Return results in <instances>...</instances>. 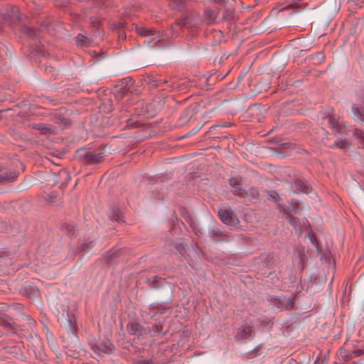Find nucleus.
<instances>
[{"mask_svg": "<svg viewBox=\"0 0 364 364\" xmlns=\"http://www.w3.org/2000/svg\"><path fill=\"white\" fill-rule=\"evenodd\" d=\"M327 116L321 117V123L323 125H328L332 129L338 132L342 133L345 127H342L341 122H339L338 117L331 108L327 109Z\"/></svg>", "mask_w": 364, "mask_h": 364, "instance_id": "1", "label": "nucleus"}, {"mask_svg": "<svg viewBox=\"0 0 364 364\" xmlns=\"http://www.w3.org/2000/svg\"><path fill=\"white\" fill-rule=\"evenodd\" d=\"M252 328L248 325H242L237 330L235 338L238 342H244L252 338Z\"/></svg>", "mask_w": 364, "mask_h": 364, "instance_id": "2", "label": "nucleus"}, {"mask_svg": "<svg viewBox=\"0 0 364 364\" xmlns=\"http://www.w3.org/2000/svg\"><path fill=\"white\" fill-rule=\"evenodd\" d=\"M218 215L226 225H232L235 222L234 213L229 206H221L218 210Z\"/></svg>", "mask_w": 364, "mask_h": 364, "instance_id": "3", "label": "nucleus"}, {"mask_svg": "<svg viewBox=\"0 0 364 364\" xmlns=\"http://www.w3.org/2000/svg\"><path fill=\"white\" fill-rule=\"evenodd\" d=\"M65 112L66 110L65 108H60L53 114V117L55 122L63 127H65L70 124L69 119L65 116Z\"/></svg>", "mask_w": 364, "mask_h": 364, "instance_id": "4", "label": "nucleus"}, {"mask_svg": "<svg viewBox=\"0 0 364 364\" xmlns=\"http://www.w3.org/2000/svg\"><path fill=\"white\" fill-rule=\"evenodd\" d=\"M127 329L130 335L141 336L144 334V330L140 324L135 321L129 322L127 326Z\"/></svg>", "mask_w": 364, "mask_h": 364, "instance_id": "5", "label": "nucleus"}, {"mask_svg": "<svg viewBox=\"0 0 364 364\" xmlns=\"http://www.w3.org/2000/svg\"><path fill=\"white\" fill-rule=\"evenodd\" d=\"M276 305L280 309H293L294 302L291 299H287L284 296H279L275 299Z\"/></svg>", "mask_w": 364, "mask_h": 364, "instance_id": "6", "label": "nucleus"}, {"mask_svg": "<svg viewBox=\"0 0 364 364\" xmlns=\"http://www.w3.org/2000/svg\"><path fill=\"white\" fill-rule=\"evenodd\" d=\"M33 127L41 131L43 134H55L57 132L55 127L44 123L35 124Z\"/></svg>", "mask_w": 364, "mask_h": 364, "instance_id": "7", "label": "nucleus"}, {"mask_svg": "<svg viewBox=\"0 0 364 364\" xmlns=\"http://www.w3.org/2000/svg\"><path fill=\"white\" fill-rule=\"evenodd\" d=\"M96 350L106 354L112 353L114 350L113 345L109 341H105L99 343L95 346Z\"/></svg>", "mask_w": 364, "mask_h": 364, "instance_id": "8", "label": "nucleus"}, {"mask_svg": "<svg viewBox=\"0 0 364 364\" xmlns=\"http://www.w3.org/2000/svg\"><path fill=\"white\" fill-rule=\"evenodd\" d=\"M10 14H4V19L6 21L9 22L11 24H14L19 21L20 18L18 14V9L16 7H13Z\"/></svg>", "mask_w": 364, "mask_h": 364, "instance_id": "9", "label": "nucleus"}, {"mask_svg": "<svg viewBox=\"0 0 364 364\" xmlns=\"http://www.w3.org/2000/svg\"><path fill=\"white\" fill-rule=\"evenodd\" d=\"M103 156L100 153L90 151L86 153L85 159L89 163L97 164L102 161Z\"/></svg>", "mask_w": 364, "mask_h": 364, "instance_id": "10", "label": "nucleus"}, {"mask_svg": "<svg viewBox=\"0 0 364 364\" xmlns=\"http://www.w3.org/2000/svg\"><path fill=\"white\" fill-rule=\"evenodd\" d=\"M352 111L353 112L355 119L357 121L364 122V108L357 105L352 107Z\"/></svg>", "mask_w": 364, "mask_h": 364, "instance_id": "11", "label": "nucleus"}, {"mask_svg": "<svg viewBox=\"0 0 364 364\" xmlns=\"http://www.w3.org/2000/svg\"><path fill=\"white\" fill-rule=\"evenodd\" d=\"M291 188L295 191L308 192V186L299 181H294L291 184Z\"/></svg>", "mask_w": 364, "mask_h": 364, "instance_id": "12", "label": "nucleus"}, {"mask_svg": "<svg viewBox=\"0 0 364 364\" xmlns=\"http://www.w3.org/2000/svg\"><path fill=\"white\" fill-rule=\"evenodd\" d=\"M204 14L208 23H213L216 19L218 15L215 11L210 9H205Z\"/></svg>", "mask_w": 364, "mask_h": 364, "instance_id": "13", "label": "nucleus"}, {"mask_svg": "<svg viewBox=\"0 0 364 364\" xmlns=\"http://www.w3.org/2000/svg\"><path fill=\"white\" fill-rule=\"evenodd\" d=\"M14 321L11 318H9L5 316H2L0 317V325L4 327L6 329H10L12 328Z\"/></svg>", "mask_w": 364, "mask_h": 364, "instance_id": "14", "label": "nucleus"}, {"mask_svg": "<svg viewBox=\"0 0 364 364\" xmlns=\"http://www.w3.org/2000/svg\"><path fill=\"white\" fill-rule=\"evenodd\" d=\"M137 33L141 35V36H155L156 33H155V31H154L153 30L149 28H146V27H140V28H137Z\"/></svg>", "mask_w": 364, "mask_h": 364, "instance_id": "15", "label": "nucleus"}, {"mask_svg": "<svg viewBox=\"0 0 364 364\" xmlns=\"http://www.w3.org/2000/svg\"><path fill=\"white\" fill-rule=\"evenodd\" d=\"M16 174L15 173H10L9 174L7 172L3 171L1 169H0V182L4 180L12 181L16 178Z\"/></svg>", "mask_w": 364, "mask_h": 364, "instance_id": "16", "label": "nucleus"}, {"mask_svg": "<svg viewBox=\"0 0 364 364\" xmlns=\"http://www.w3.org/2000/svg\"><path fill=\"white\" fill-rule=\"evenodd\" d=\"M171 6L174 9H183L184 7V0H171Z\"/></svg>", "mask_w": 364, "mask_h": 364, "instance_id": "17", "label": "nucleus"}, {"mask_svg": "<svg viewBox=\"0 0 364 364\" xmlns=\"http://www.w3.org/2000/svg\"><path fill=\"white\" fill-rule=\"evenodd\" d=\"M233 193L240 198H245L248 196V193L240 187H235Z\"/></svg>", "mask_w": 364, "mask_h": 364, "instance_id": "18", "label": "nucleus"}, {"mask_svg": "<svg viewBox=\"0 0 364 364\" xmlns=\"http://www.w3.org/2000/svg\"><path fill=\"white\" fill-rule=\"evenodd\" d=\"M348 142L346 140L338 139L337 140H336L332 147H336L342 149L346 146Z\"/></svg>", "mask_w": 364, "mask_h": 364, "instance_id": "19", "label": "nucleus"}, {"mask_svg": "<svg viewBox=\"0 0 364 364\" xmlns=\"http://www.w3.org/2000/svg\"><path fill=\"white\" fill-rule=\"evenodd\" d=\"M109 218L112 220L119 222L121 220V213L118 210H113L112 213L109 215Z\"/></svg>", "mask_w": 364, "mask_h": 364, "instance_id": "20", "label": "nucleus"}, {"mask_svg": "<svg viewBox=\"0 0 364 364\" xmlns=\"http://www.w3.org/2000/svg\"><path fill=\"white\" fill-rule=\"evenodd\" d=\"M289 223L295 228L296 230L299 229V220L298 218L291 215L288 216Z\"/></svg>", "mask_w": 364, "mask_h": 364, "instance_id": "21", "label": "nucleus"}, {"mask_svg": "<svg viewBox=\"0 0 364 364\" xmlns=\"http://www.w3.org/2000/svg\"><path fill=\"white\" fill-rule=\"evenodd\" d=\"M353 136L359 139L362 143V145H364V133L360 129H355L353 132Z\"/></svg>", "mask_w": 364, "mask_h": 364, "instance_id": "22", "label": "nucleus"}, {"mask_svg": "<svg viewBox=\"0 0 364 364\" xmlns=\"http://www.w3.org/2000/svg\"><path fill=\"white\" fill-rule=\"evenodd\" d=\"M87 38L82 34H78L76 37V41L78 45H85L87 43Z\"/></svg>", "mask_w": 364, "mask_h": 364, "instance_id": "23", "label": "nucleus"}, {"mask_svg": "<svg viewBox=\"0 0 364 364\" xmlns=\"http://www.w3.org/2000/svg\"><path fill=\"white\" fill-rule=\"evenodd\" d=\"M229 183L235 189V187H238L239 180L236 178H231L229 180Z\"/></svg>", "mask_w": 364, "mask_h": 364, "instance_id": "24", "label": "nucleus"}, {"mask_svg": "<svg viewBox=\"0 0 364 364\" xmlns=\"http://www.w3.org/2000/svg\"><path fill=\"white\" fill-rule=\"evenodd\" d=\"M258 196H259L258 192L255 189H252L250 193H248V196L247 197H251V198H252V199H256L258 198Z\"/></svg>", "mask_w": 364, "mask_h": 364, "instance_id": "25", "label": "nucleus"}, {"mask_svg": "<svg viewBox=\"0 0 364 364\" xmlns=\"http://www.w3.org/2000/svg\"><path fill=\"white\" fill-rule=\"evenodd\" d=\"M269 196L274 201H277L279 198L278 193L276 191H270Z\"/></svg>", "mask_w": 364, "mask_h": 364, "instance_id": "26", "label": "nucleus"}, {"mask_svg": "<svg viewBox=\"0 0 364 364\" xmlns=\"http://www.w3.org/2000/svg\"><path fill=\"white\" fill-rule=\"evenodd\" d=\"M152 330L153 331H154L155 333H160L162 330V326L161 324H156L154 326H152Z\"/></svg>", "mask_w": 364, "mask_h": 364, "instance_id": "27", "label": "nucleus"}, {"mask_svg": "<svg viewBox=\"0 0 364 364\" xmlns=\"http://www.w3.org/2000/svg\"><path fill=\"white\" fill-rule=\"evenodd\" d=\"M316 57L318 59V63H321V62L323 61V60H324V55L322 53H318L316 55Z\"/></svg>", "mask_w": 364, "mask_h": 364, "instance_id": "28", "label": "nucleus"}, {"mask_svg": "<svg viewBox=\"0 0 364 364\" xmlns=\"http://www.w3.org/2000/svg\"><path fill=\"white\" fill-rule=\"evenodd\" d=\"M139 364H154L151 360L141 359L139 361Z\"/></svg>", "mask_w": 364, "mask_h": 364, "instance_id": "29", "label": "nucleus"}, {"mask_svg": "<svg viewBox=\"0 0 364 364\" xmlns=\"http://www.w3.org/2000/svg\"><path fill=\"white\" fill-rule=\"evenodd\" d=\"M199 25V22H196L193 24H189L188 21H185L182 23V26H198Z\"/></svg>", "mask_w": 364, "mask_h": 364, "instance_id": "30", "label": "nucleus"}, {"mask_svg": "<svg viewBox=\"0 0 364 364\" xmlns=\"http://www.w3.org/2000/svg\"><path fill=\"white\" fill-rule=\"evenodd\" d=\"M26 31H27V33L28 35L30 36V37H33L34 35L33 34L35 31L34 29H32V28H26Z\"/></svg>", "mask_w": 364, "mask_h": 364, "instance_id": "31", "label": "nucleus"}, {"mask_svg": "<svg viewBox=\"0 0 364 364\" xmlns=\"http://www.w3.org/2000/svg\"><path fill=\"white\" fill-rule=\"evenodd\" d=\"M362 353H363V350H356L353 351V354H354L355 356H359Z\"/></svg>", "mask_w": 364, "mask_h": 364, "instance_id": "32", "label": "nucleus"}, {"mask_svg": "<svg viewBox=\"0 0 364 364\" xmlns=\"http://www.w3.org/2000/svg\"><path fill=\"white\" fill-rule=\"evenodd\" d=\"M167 82H168V81H167V80H157V83L156 84V86H159V84H161V83H167Z\"/></svg>", "mask_w": 364, "mask_h": 364, "instance_id": "33", "label": "nucleus"}, {"mask_svg": "<svg viewBox=\"0 0 364 364\" xmlns=\"http://www.w3.org/2000/svg\"><path fill=\"white\" fill-rule=\"evenodd\" d=\"M346 353V351L343 350H341V351H340V354L341 356H343V353ZM343 356H345V355H343Z\"/></svg>", "mask_w": 364, "mask_h": 364, "instance_id": "34", "label": "nucleus"}, {"mask_svg": "<svg viewBox=\"0 0 364 364\" xmlns=\"http://www.w3.org/2000/svg\"><path fill=\"white\" fill-rule=\"evenodd\" d=\"M150 43H151V40L147 41L148 44Z\"/></svg>", "mask_w": 364, "mask_h": 364, "instance_id": "35", "label": "nucleus"}]
</instances>
